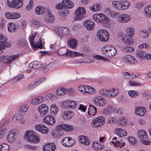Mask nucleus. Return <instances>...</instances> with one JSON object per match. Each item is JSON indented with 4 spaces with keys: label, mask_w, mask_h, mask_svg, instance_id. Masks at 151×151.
<instances>
[{
    "label": "nucleus",
    "mask_w": 151,
    "mask_h": 151,
    "mask_svg": "<svg viewBox=\"0 0 151 151\" xmlns=\"http://www.w3.org/2000/svg\"><path fill=\"white\" fill-rule=\"evenodd\" d=\"M128 95L132 98H135L137 96H139V93L135 91L131 90L128 92Z\"/></svg>",
    "instance_id": "52"
},
{
    "label": "nucleus",
    "mask_w": 151,
    "mask_h": 151,
    "mask_svg": "<svg viewBox=\"0 0 151 151\" xmlns=\"http://www.w3.org/2000/svg\"><path fill=\"white\" fill-rule=\"evenodd\" d=\"M44 100V97L42 96H39L33 99L32 102L35 104H37L41 103Z\"/></svg>",
    "instance_id": "40"
},
{
    "label": "nucleus",
    "mask_w": 151,
    "mask_h": 151,
    "mask_svg": "<svg viewBox=\"0 0 151 151\" xmlns=\"http://www.w3.org/2000/svg\"><path fill=\"white\" fill-rule=\"evenodd\" d=\"M7 37L0 33V53L3 52L2 50L4 49Z\"/></svg>",
    "instance_id": "14"
},
{
    "label": "nucleus",
    "mask_w": 151,
    "mask_h": 151,
    "mask_svg": "<svg viewBox=\"0 0 151 151\" xmlns=\"http://www.w3.org/2000/svg\"><path fill=\"white\" fill-rule=\"evenodd\" d=\"M37 83V82H36L35 81L34 82H32L27 87V89L29 90H31L35 88L38 86L37 85L38 83Z\"/></svg>",
    "instance_id": "50"
},
{
    "label": "nucleus",
    "mask_w": 151,
    "mask_h": 151,
    "mask_svg": "<svg viewBox=\"0 0 151 151\" xmlns=\"http://www.w3.org/2000/svg\"><path fill=\"white\" fill-rule=\"evenodd\" d=\"M68 42L69 47L72 48H75L77 45L76 41L73 38L70 39Z\"/></svg>",
    "instance_id": "42"
},
{
    "label": "nucleus",
    "mask_w": 151,
    "mask_h": 151,
    "mask_svg": "<svg viewBox=\"0 0 151 151\" xmlns=\"http://www.w3.org/2000/svg\"><path fill=\"white\" fill-rule=\"evenodd\" d=\"M101 5L99 3H94L90 7V10L93 12H97L100 11L101 9Z\"/></svg>",
    "instance_id": "21"
},
{
    "label": "nucleus",
    "mask_w": 151,
    "mask_h": 151,
    "mask_svg": "<svg viewBox=\"0 0 151 151\" xmlns=\"http://www.w3.org/2000/svg\"><path fill=\"white\" fill-rule=\"evenodd\" d=\"M131 38L127 35H125L122 37L121 40L124 43L127 44L132 45L133 44V41Z\"/></svg>",
    "instance_id": "34"
},
{
    "label": "nucleus",
    "mask_w": 151,
    "mask_h": 151,
    "mask_svg": "<svg viewBox=\"0 0 151 151\" xmlns=\"http://www.w3.org/2000/svg\"><path fill=\"white\" fill-rule=\"evenodd\" d=\"M57 128L58 126L55 130L52 131L51 133L52 136L55 138L61 136L63 134V132L61 130V129H58Z\"/></svg>",
    "instance_id": "26"
},
{
    "label": "nucleus",
    "mask_w": 151,
    "mask_h": 151,
    "mask_svg": "<svg viewBox=\"0 0 151 151\" xmlns=\"http://www.w3.org/2000/svg\"><path fill=\"white\" fill-rule=\"evenodd\" d=\"M126 32L127 35L130 37H132L134 34V28L132 27H128L127 29Z\"/></svg>",
    "instance_id": "46"
},
{
    "label": "nucleus",
    "mask_w": 151,
    "mask_h": 151,
    "mask_svg": "<svg viewBox=\"0 0 151 151\" xmlns=\"http://www.w3.org/2000/svg\"><path fill=\"white\" fill-rule=\"evenodd\" d=\"M61 143L63 145L66 147H70L72 146L75 142L71 138L68 137L63 138Z\"/></svg>",
    "instance_id": "11"
},
{
    "label": "nucleus",
    "mask_w": 151,
    "mask_h": 151,
    "mask_svg": "<svg viewBox=\"0 0 151 151\" xmlns=\"http://www.w3.org/2000/svg\"><path fill=\"white\" fill-rule=\"evenodd\" d=\"M113 47V46L110 45H105L102 47L101 49L102 53L106 55Z\"/></svg>",
    "instance_id": "27"
},
{
    "label": "nucleus",
    "mask_w": 151,
    "mask_h": 151,
    "mask_svg": "<svg viewBox=\"0 0 151 151\" xmlns=\"http://www.w3.org/2000/svg\"><path fill=\"white\" fill-rule=\"evenodd\" d=\"M46 14H47V17L45 19V21L47 23L53 22L55 19L51 10L49 9H47Z\"/></svg>",
    "instance_id": "18"
},
{
    "label": "nucleus",
    "mask_w": 151,
    "mask_h": 151,
    "mask_svg": "<svg viewBox=\"0 0 151 151\" xmlns=\"http://www.w3.org/2000/svg\"><path fill=\"white\" fill-rule=\"evenodd\" d=\"M7 4L10 7L18 9L22 6L23 0H7Z\"/></svg>",
    "instance_id": "5"
},
{
    "label": "nucleus",
    "mask_w": 151,
    "mask_h": 151,
    "mask_svg": "<svg viewBox=\"0 0 151 151\" xmlns=\"http://www.w3.org/2000/svg\"><path fill=\"white\" fill-rule=\"evenodd\" d=\"M100 24L105 27L108 28L110 26V24L109 22V18L106 16L104 17L103 20L102 21Z\"/></svg>",
    "instance_id": "38"
},
{
    "label": "nucleus",
    "mask_w": 151,
    "mask_h": 151,
    "mask_svg": "<svg viewBox=\"0 0 151 151\" xmlns=\"http://www.w3.org/2000/svg\"><path fill=\"white\" fill-rule=\"evenodd\" d=\"M94 103L99 106H103L105 105L106 102V100L103 97L97 96L93 99Z\"/></svg>",
    "instance_id": "10"
},
{
    "label": "nucleus",
    "mask_w": 151,
    "mask_h": 151,
    "mask_svg": "<svg viewBox=\"0 0 151 151\" xmlns=\"http://www.w3.org/2000/svg\"><path fill=\"white\" fill-rule=\"evenodd\" d=\"M35 129L42 134H46L48 133V129L45 125L37 124L35 126Z\"/></svg>",
    "instance_id": "15"
},
{
    "label": "nucleus",
    "mask_w": 151,
    "mask_h": 151,
    "mask_svg": "<svg viewBox=\"0 0 151 151\" xmlns=\"http://www.w3.org/2000/svg\"><path fill=\"white\" fill-rule=\"evenodd\" d=\"M146 53L145 52L142 50H139L137 51L136 53L137 57L138 58L142 59L145 58Z\"/></svg>",
    "instance_id": "53"
},
{
    "label": "nucleus",
    "mask_w": 151,
    "mask_h": 151,
    "mask_svg": "<svg viewBox=\"0 0 151 151\" xmlns=\"http://www.w3.org/2000/svg\"><path fill=\"white\" fill-rule=\"evenodd\" d=\"M92 147L93 148L96 150H101L104 148V146L101 144H100L95 141L92 142Z\"/></svg>",
    "instance_id": "36"
},
{
    "label": "nucleus",
    "mask_w": 151,
    "mask_h": 151,
    "mask_svg": "<svg viewBox=\"0 0 151 151\" xmlns=\"http://www.w3.org/2000/svg\"><path fill=\"white\" fill-rule=\"evenodd\" d=\"M37 32L30 35L29 37L30 43L31 46L34 48L42 47V43L40 39L38 37H36Z\"/></svg>",
    "instance_id": "3"
},
{
    "label": "nucleus",
    "mask_w": 151,
    "mask_h": 151,
    "mask_svg": "<svg viewBox=\"0 0 151 151\" xmlns=\"http://www.w3.org/2000/svg\"><path fill=\"white\" fill-rule=\"evenodd\" d=\"M79 142L82 144L86 145H89L90 142L89 139L85 136L81 135L79 136L78 138Z\"/></svg>",
    "instance_id": "23"
},
{
    "label": "nucleus",
    "mask_w": 151,
    "mask_h": 151,
    "mask_svg": "<svg viewBox=\"0 0 151 151\" xmlns=\"http://www.w3.org/2000/svg\"><path fill=\"white\" fill-rule=\"evenodd\" d=\"M33 1L32 0H30L28 4L26 6V9L27 10H30L31 9L33 6Z\"/></svg>",
    "instance_id": "61"
},
{
    "label": "nucleus",
    "mask_w": 151,
    "mask_h": 151,
    "mask_svg": "<svg viewBox=\"0 0 151 151\" xmlns=\"http://www.w3.org/2000/svg\"><path fill=\"white\" fill-rule=\"evenodd\" d=\"M56 94L58 96L63 95L66 94L65 89L63 88H59L56 90Z\"/></svg>",
    "instance_id": "54"
},
{
    "label": "nucleus",
    "mask_w": 151,
    "mask_h": 151,
    "mask_svg": "<svg viewBox=\"0 0 151 151\" xmlns=\"http://www.w3.org/2000/svg\"><path fill=\"white\" fill-rule=\"evenodd\" d=\"M41 65L40 63L38 61H35L30 63L29 65V69H27L25 70V71L28 73H30L31 71V68L37 69L41 68Z\"/></svg>",
    "instance_id": "13"
},
{
    "label": "nucleus",
    "mask_w": 151,
    "mask_h": 151,
    "mask_svg": "<svg viewBox=\"0 0 151 151\" xmlns=\"http://www.w3.org/2000/svg\"><path fill=\"white\" fill-rule=\"evenodd\" d=\"M16 139V132L13 130L11 131L7 137V141L9 142L12 143Z\"/></svg>",
    "instance_id": "24"
},
{
    "label": "nucleus",
    "mask_w": 151,
    "mask_h": 151,
    "mask_svg": "<svg viewBox=\"0 0 151 151\" xmlns=\"http://www.w3.org/2000/svg\"><path fill=\"white\" fill-rule=\"evenodd\" d=\"M83 24L87 30H92L94 29L95 24L93 22L87 20L84 21Z\"/></svg>",
    "instance_id": "16"
},
{
    "label": "nucleus",
    "mask_w": 151,
    "mask_h": 151,
    "mask_svg": "<svg viewBox=\"0 0 151 151\" xmlns=\"http://www.w3.org/2000/svg\"><path fill=\"white\" fill-rule=\"evenodd\" d=\"M129 86H141V84L139 82L132 81H130L128 82Z\"/></svg>",
    "instance_id": "58"
},
{
    "label": "nucleus",
    "mask_w": 151,
    "mask_h": 151,
    "mask_svg": "<svg viewBox=\"0 0 151 151\" xmlns=\"http://www.w3.org/2000/svg\"><path fill=\"white\" fill-rule=\"evenodd\" d=\"M97 112L96 108L93 106L90 105L88 109V114L90 116H93Z\"/></svg>",
    "instance_id": "37"
},
{
    "label": "nucleus",
    "mask_w": 151,
    "mask_h": 151,
    "mask_svg": "<svg viewBox=\"0 0 151 151\" xmlns=\"http://www.w3.org/2000/svg\"><path fill=\"white\" fill-rule=\"evenodd\" d=\"M144 13L146 17L151 18V5H148L145 8Z\"/></svg>",
    "instance_id": "31"
},
{
    "label": "nucleus",
    "mask_w": 151,
    "mask_h": 151,
    "mask_svg": "<svg viewBox=\"0 0 151 151\" xmlns=\"http://www.w3.org/2000/svg\"><path fill=\"white\" fill-rule=\"evenodd\" d=\"M97 36L98 38L101 42H106L109 39V32L104 29L99 30L97 33Z\"/></svg>",
    "instance_id": "4"
},
{
    "label": "nucleus",
    "mask_w": 151,
    "mask_h": 151,
    "mask_svg": "<svg viewBox=\"0 0 151 151\" xmlns=\"http://www.w3.org/2000/svg\"><path fill=\"white\" fill-rule=\"evenodd\" d=\"M74 115V114L72 111H68L66 112H64L63 113L62 118L65 120L69 119L72 118Z\"/></svg>",
    "instance_id": "33"
},
{
    "label": "nucleus",
    "mask_w": 151,
    "mask_h": 151,
    "mask_svg": "<svg viewBox=\"0 0 151 151\" xmlns=\"http://www.w3.org/2000/svg\"><path fill=\"white\" fill-rule=\"evenodd\" d=\"M75 14V19L76 20L83 19L86 14L85 9L83 7H78L76 10Z\"/></svg>",
    "instance_id": "7"
},
{
    "label": "nucleus",
    "mask_w": 151,
    "mask_h": 151,
    "mask_svg": "<svg viewBox=\"0 0 151 151\" xmlns=\"http://www.w3.org/2000/svg\"><path fill=\"white\" fill-rule=\"evenodd\" d=\"M70 101H67L64 102L63 104L62 105V107L63 108H70Z\"/></svg>",
    "instance_id": "64"
},
{
    "label": "nucleus",
    "mask_w": 151,
    "mask_h": 151,
    "mask_svg": "<svg viewBox=\"0 0 151 151\" xmlns=\"http://www.w3.org/2000/svg\"><path fill=\"white\" fill-rule=\"evenodd\" d=\"M43 121L46 124L52 125L55 123V119L52 116L47 115L43 118Z\"/></svg>",
    "instance_id": "19"
},
{
    "label": "nucleus",
    "mask_w": 151,
    "mask_h": 151,
    "mask_svg": "<svg viewBox=\"0 0 151 151\" xmlns=\"http://www.w3.org/2000/svg\"><path fill=\"white\" fill-rule=\"evenodd\" d=\"M131 19V16L124 13L119 15L117 19L118 22L122 23H127L130 21Z\"/></svg>",
    "instance_id": "6"
},
{
    "label": "nucleus",
    "mask_w": 151,
    "mask_h": 151,
    "mask_svg": "<svg viewBox=\"0 0 151 151\" xmlns=\"http://www.w3.org/2000/svg\"><path fill=\"white\" fill-rule=\"evenodd\" d=\"M95 90L93 87H91L88 86H86V87L83 91V93L85 94H88L89 93H91L92 92H94Z\"/></svg>",
    "instance_id": "41"
},
{
    "label": "nucleus",
    "mask_w": 151,
    "mask_h": 151,
    "mask_svg": "<svg viewBox=\"0 0 151 151\" xmlns=\"http://www.w3.org/2000/svg\"><path fill=\"white\" fill-rule=\"evenodd\" d=\"M117 53V51L116 49L113 47L106 55L109 58H112L115 56Z\"/></svg>",
    "instance_id": "45"
},
{
    "label": "nucleus",
    "mask_w": 151,
    "mask_h": 151,
    "mask_svg": "<svg viewBox=\"0 0 151 151\" xmlns=\"http://www.w3.org/2000/svg\"><path fill=\"white\" fill-rule=\"evenodd\" d=\"M37 111L41 116H44L48 112V108L46 104H43L38 107Z\"/></svg>",
    "instance_id": "12"
},
{
    "label": "nucleus",
    "mask_w": 151,
    "mask_h": 151,
    "mask_svg": "<svg viewBox=\"0 0 151 151\" xmlns=\"http://www.w3.org/2000/svg\"><path fill=\"white\" fill-rule=\"evenodd\" d=\"M146 112V110L145 108L143 107H137L135 110L136 114L141 116H143Z\"/></svg>",
    "instance_id": "28"
},
{
    "label": "nucleus",
    "mask_w": 151,
    "mask_h": 151,
    "mask_svg": "<svg viewBox=\"0 0 151 151\" xmlns=\"http://www.w3.org/2000/svg\"><path fill=\"white\" fill-rule=\"evenodd\" d=\"M138 136L141 138H147V136L145 132L143 130H140L138 132Z\"/></svg>",
    "instance_id": "47"
},
{
    "label": "nucleus",
    "mask_w": 151,
    "mask_h": 151,
    "mask_svg": "<svg viewBox=\"0 0 151 151\" xmlns=\"http://www.w3.org/2000/svg\"><path fill=\"white\" fill-rule=\"evenodd\" d=\"M115 134L120 137L126 136L127 135V132L122 129L116 128L114 131Z\"/></svg>",
    "instance_id": "25"
},
{
    "label": "nucleus",
    "mask_w": 151,
    "mask_h": 151,
    "mask_svg": "<svg viewBox=\"0 0 151 151\" xmlns=\"http://www.w3.org/2000/svg\"><path fill=\"white\" fill-rule=\"evenodd\" d=\"M63 2L64 4V7L67 9H71L74 6L73 3L70 0H63Z\"/></svg>",
    "instance_id": "35"
},
{
    "label": "nucleus",
    "mask_w": 151,
    "mask_h": 151,
    "mask_svg": "<svg viewBox=\"0 0 151 151\" xmlns=\"http://www.w3.org/2000/svg\"><path fill=\"white\" fill-rule=\"evenodd\" d=\"M24 75L21 74L17 76L16 77L13 78L12 79V81H13V82L14 83H15L18 81L22 79L23 78H24Z\"/></svg>",
    "instance_id": "57"
},
{
    "label": "nucleus",
    "mask_w": 151,
    "mask_h": 151,
    "mask_svg": "<svg viewBox=\"0 0 151 151\" xmlns=\"http://www.w3.org/2000/svg\"><path fill=\"white\" fill-rule=\"evenodd\" d=\"M25 137L27 140L32 143H37L40 142V137L33 131H27L26 132Z\"/></svg>",
    "instance_id": "2"
},
{
    "label": "nucleus",
    "mask_w": 151,
    "mask_h": 151,
    "mask_svg": "<svg viewBox=\"0 0 151 151\" xmlns=\"http://www.w3.org/2000/svg\"><path fill=\"white\" fill-rule=\"evenodd\" d=\"M149 34V32L146 30H142L140 31V35L143 38H148Z\"/></svg>",
    "instance_id": "51"
},
{
    "label": "nucleus",
    "mask_w": 151,
    "mask_h": 151,
    "mask_svg": "<svg viewBox=\"0 0 151 151\" xmlns=\"http://www.w3.org/2000/svg\"><path fill=\"white\" fill-rule=\"evenodd\" d=\"M125 61L129 64H136L137 61L132 55H127L124 58Z\"/></svg>",
    "instance_id": "20"
},
{
    "label": "nucleus",
    "mask_w": 151,
    "mask_h": 151,
    "mask_svg": "<svg viewBox=\"0 0 151 151\" xmlns=\"http://www.w3.org/2000/svg\"><path fill=\"white\" fill-rule=\"evenodd\" d=\"M47 9H49L44 7L41 6H38L36 7L35 12L37 14L41 15L44 12L46 13V10Z\"/></svg>",
    "instance_id": "30"
},
{
    "label": "nucleus",
    "mask_w": 151,
    "mask_h": 151,
    "mask_svg": "<svg viewBox=\"0 0 151 151\" xmlns=\"http://www.w3.org/2000/svg\"><path fill=\"white\" fill-rule=\"evenodd\" d=\"M18 58V55H16L11 56L6 55V63L8 64L12 62Z\"/></svg>",
    "instance_id": "32"
},
{
    "label": "nucleus",
    "mask_w": 151,
    "mask_h": 151,
    "mask_svg": "<svg viewBox=\"0 0 151 151\" xmlns=\"http://www.w3.org/2000/svg\"><path fill=\"white\" fill-rule=\"evenodd\" d=\"M119 92V91L118 90L114 88H112L109 90L108 97H114L118 94Z\"/></svg>",
    "instance_id": "39"
},
{
    "label": "nucleus",
    "mask_w": 151,
    "mask_h": 151,
    "mask_svg": "<svg viewBox=\"0 0 151 151\" xmlns=\"http://www.w3.org/2000/svg\"><path fill=\"white\" fill-rule=\"evenodd\" d=\"M62 56L65 55L67 57H75L77 56L83 57V53H79L76 51H73L69 50H66V51L64 52V53H60Z\"/></svg>",
    "instance_id": "8"
},
{
    "label": "nucleus",
    "mask_w": 151,
    "mask_h": 151,
    "mask_svg": "<svg viewBox=\"0 0 151 151\" xmlns=\"http://www.w3.org/2000/svg\"><path fill=\"white\" fill-rule=\"evenodd\" d=\"M9 145L6 143H3L0 145V151H9Z\"/></svg>",
    "instance_id": "48"
},
{
    "label": "nucleus",
    "mask_w": 151,
    "mask_h": 151,
    "mask_svg": "<svg viewBox=\"0 0 151 151\" xmlns=\"http://www.w3.org/2000/svg\"><path fill=\"white\" fill-rule=\"evenodd\" d=\"M93 58L94 59L98 60H101L103 61L108 60V59L106 58L98 55L94 56Z\"/></svg>",
    "instance_id": "60"
},
{
    "label": "nucleus",
    "mask_w": 151,
    "mask_h": 151,
    "mask_svg": "<svg viewBox=\"0 0 151 151\" xmlns=\"http://www.w3.org/2000/svg\"><path fill=\"white\" fill-rule=\"evenodd\" d=\"M59 111V109L55 104H52L50 108V113L53 115L56 114Z\"/></svg>",
    "instance_id": "44"
},
{
    "label": "nucleus",
    "mask_w": 151,
    "mask_h": 151,
    "mask_svg": "<svg viewBox=\"0 0 151 151\" xmlns=\"http://www.w3.org/2000/svg\"><path fill=\"white\" fill-rule=\"evenodd\" d=\"M58 129H60L67 131H69L73 129V127L69 125L61 124L58 126Z\"/></svg>",
    "instance_id": "29"
},
{
    "label": "nucleus",
    "mask_w": 151,
    "mask_h": 151,
    "mask_svg": "<svg viewBox=\"0 0 151 151\" xmlns=\"http://www.w3.org/2000/svg\"><path fill=\"white\" fill-rule=\"evenodd\" d=\"M8 29L9 32H13L16 29V26L12 22L9 23L8 24Z\"/></svg>",
    "instance_id": "43"
},
{
    "label": "nucleus",
    "mask_w": 151,
    "mask_h": 151,
    "mask_svg": "<svg viewBox=\"0 0 151 151\" xmlns=\"http://www.w3.org/2000/svg\"><path fill=\"white\" fill-rule=\"evenodd\" d=\"M99 93L101 95L105 96L108 97L109 90L102 88L100 90Z\"/></svg>",
    "instance_id": "55"
},
{
    "label": "nucleus",
    "mask_w": 151,
    "mask_h": 151,
    "mask_svg": "<svg viewBox=\"0 0 151 151\" xmlns=\"http://www.w3.org/2000/svg\"><path fill=\"white\" fill-rule=\"evenodd\" d=\"M104 118L102 116H99L93 119L92 122V124L93 127H97L102 125L105 122Z\"/></svg>",
    "instance_id": "9"
},
{
    "label": "nucleus",
    "mask_w": 151,
    "mask_h": 151,
    "mask_svg": "<svg viewBox=\"0 0 151 151\" xmlns=\"http://www.w3.org/2000/svg\"><path fill=\"white\" fill-rule=\"evenodd\" d=\"M7 132V129L4 126H2L0 128V139H3Z\"/></svg>",
    "instance_id": "49"
},
{
    "label": "nucleus",
    "mask_w": 151,
    "mask_h": 151,
    "mask_svg": "<svg viewBox=\"0 0 151 151\" xmlns=\"http://www.w3.org/2000/svg\"><path fill=\"white\" fill-rule=\"evenodd\" d=\"M69 13V10L65 9H62L59 13L60 16H65L68 15Z\"/></svg>",
    "instance_id": "59"
},
{
    "label": "nucleus",
    "mask_w": 151,
    "mask_h": 151,
    "mask_svg": "<svg viewBox=\"0 0 151 151\" xmlns=\"http://www.w3.org/2000/svg\"><path fill=\"white\" fill-rule=\"evenodd\" d=\"M130 2L127 1H113L112 6L116 9L119 10H125L128 9L131 5Z\"/></svg>",
    "instance_id": "1"
},
{
    "label": "nucleus",
    "mask_w": 151,
    "mask_h": 151,
    "mask_svg": "<svg viewBox=\"0 0 151 151\" xmlns=\"http://www.w3.org/2000/svg\"><path fill=\"white\" fill-rule=\"evenodd\" d=\"M106 16L104 14L96 13L93 16V19L97 23H100Z\"/></svg>",
    "instance_id": "17"
},
{
    "label": "nucleus",
    "mask_w": 151,
    "mask_h": 151,
    "mask_svg": "<svg viewBox=\"0 0 151 151\" xmlns=\"http://www.w3.org/2000/svg\"><path fill=\"white\" fill-rule=\"evenodd\" d=\"M29 106L28 105H24L20 107V110L22 112H25L27 110Z\"/></svg>",
    "instance_id": "62"
},
{
    "label": "nucleus",
    "mask_w": 151,
    "mask_h": 151,
    "mask_svg": "<svg viewBox=\"0 0 151 151\" xmlns=\"http://www.w3.org/2000/svg\"><path fill=\"white\" fill-rule=\"evenodd\" d=\"M18 45L20 47L25 46L26 45V41L24 39L20 40L19 41Z\"/></svg>",
    "instance_id": "63"
},
{
    "label": "nucleus",
    "mask_w": 151,
    "mask_h": 151,
    "mask_svg": "<svg viewBox=\"0 0 151 151\" xmlns=\"http://www.w3.org/2000/svg\"><path fill=\"white\" fill-rule=\"evenodd\" d=\"M56 148V146L53 143H48L44 146L43 151H54Z\"/></svg>",
    "instance_id": "22"
},
{
    "label": "nucleus",
    "mask_w": 151,
    "mask_h": 151,
    "mask_svg": "<svg viewBox=\"0 0 151 151\" xmlns=\"http://www.w3.org/2000/svg\"><path fill=\"white\" fill-rule=\"evenodd\" d=\"M112 143L114 144L116 146H119L120 147L124 146V143L122 140L116 141H112Z\"/></svg>",
    "instance_id": "56"
}]
</instances>
